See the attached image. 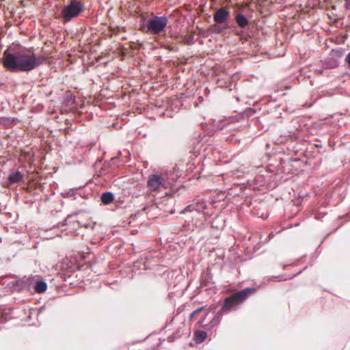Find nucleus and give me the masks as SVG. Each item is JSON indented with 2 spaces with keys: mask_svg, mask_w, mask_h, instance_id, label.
I'll return each instance as SVG.
<instances>
[{
  "mask_svg": "<svg viewBox=\"0 0 350 350\" xmlns=\"http://www.w3.org/2000/svg\"><path fill=\"white\" fill-rule=\"evenodd\" d=\"M79 189V188H77V187H74V188L70 189L68 191L62 193V195L64 198L74 197L77 195Z\"/></svg>",
  "mask_w": 350,
  "mask_h": 350,
  "instance_id": "obj_25",
  "label": "nucleus"
},
{
  "mask_svg": "<svg viewBox=\"0 0 350 350\" xmlns=\"http://www.w3.org/2000/svg\"><path fill=\"white\" fill-rule=\"evenodd\" d=\"M235 22H250L247 18V12L249 10L246 8L239 10H233Z\"/></svg>",
  "mask_w": 350,
  "mask_h": 350,
  "instance_id": "obj_19",
  "label": "nucleus"
},
{
  "mask_svg": "<svg viewBox=\"0 0 350 350\" xmlns=\"http://www.w3.org/2000/svg\"><path fill=\"white\" fill-rule=\"evenodd\" d=\"M133 267L137 269H148V259L147 258H141L140 259H138L133 262Z\"/></svg>",
  "mask_w": 350,
  "mask_h": 350,
  "instance_id": "obj_21",
  "label": "nucleus"
},
{
  "mask_svg": "<svg viewBox=\"0 0 350 350\" xmlns=\"http://www.w3.org/2000/svg\"><path fill=\"white\" fill-rule=\"evenodd\" d=\"M84 3L79 0H70L62 10V16L65 21H70L77 17L84 10Z\"/></svg>",
  "mask_w": 350,
  "mask_h": 350,
  "instance_id": "obj_6",
  "label": "nucleus"
},
{
  "mask_svg": "<svg viewBox=\"0 0 350 350\" xmlns=\"http://www.w3.org/2000/svg\"><path fill=\"white\" fill-rule=\"evenodd\" d=\"M209 206L206 200L203 199L194 200L191 204L187 206L180 213H196L203 215H208Z\"/></svg>",
  "mask_w": 350,
  "mask_h": 350,
  "instance_id": "obj_10",
  "label": "nucleus"
},
{
  "mask_svg": "<svg viewBox=\"0 0 350 350\" xmlns=\"http://www.w3.org/2000/svg\"><path fill=\"white\" fill-rule=\"evenodd\" d=\"M78 212H75L72 214L68 215L62 222L57 224V227H64L68 225V221L72 217V215H77Z\"/></svg>",
  "mask_w": 350,
  "mask_h": 350,
  "instance_id": "obj_26",
  "label": "nucleus"
},
{
  "mask_svg": "<svg viewBox=\"0 0 350 350\" xmlns=\"http://www.w3.org/2000/svg\"><path fill=\"white\" fill-rule=\"evenodd\" d=\"M241 29H245L250 23H237Z\"/></svg>",
  "mask_w": 350,
  "mask_h": 350,
  "instance_id": "obj_33",
  "label": "nucleus"
},
{
  "mask_svg": "<svg viewBox=\"0 0 350 350\" xmlns=\"http://www.w3.org/2000/svg\"><path fill=\"white\" fill-rule=\"evenodd\" d=\"M256 113V111L251 107L247 108L241 113H237L234 116L226 118L222 120L220 129H224L230 124H233L237 122H243L241 126H249L250 128L256 129L257 131L264 133L268 130V124H266V116H262L260 117L252 116Z\"/></svg>",
  "mask_w": 350,
  "mask_h": 350,
  "instance_id": "obj_2",
  "label": "nucleus"
},
{
  "mask_svg": "<svg viewBox=\"0 0 350 350\" xmlns=\"http://www.w3.org/2000/svg\"><path fill=\"white\" fill-rule=\"evenodd\" d=\"M114 200V194L111 191H105L101 194L100 200L104 204H109Z\"/></svg>",
  "mask_w": 350,
  "mask_h": 350,
  "instance_id": "obj_22",
  "label": "nucleus"
},
{
  "mask_svg": "<svg viewBox=\"0 0 350 350\" xmlns=\"http://www.w3.org/2000/svg\"><path fill=\"white\" fill-rule=\"evenodd\" d=\"M274 237V234L273 232H271V233H269V239H271V238H273Z\"/></svg>",
  "mask_w": 350,
  "mask_h": 350,
  "instance_id": "obj_36",
  "label": "nucleus"
},
{
  "mask_svg": "<svg viewBox=\"0 0 350 350\" xmlns=\"http://www.w3.org/2000/svg\"><path fill=\"white\" fill-rule=\"evenodd\" d=\"M164 176L159 174H152L148 176L147 185L150 191H156L161 188L167 189L171 185L170 180L174 181L178 176L175 172H167Z\"/></svg>",
  "mask_w": 350,
  "mask_h": 350,
  "instance_id": "obj_5",
  "label": "nucleus"
},
{
  "mask_svg": "<svg viewBox=\"0 0 350 350\" xmlns=\"http://www.w3.org/2000/svg\"><path fill=\"white\" fill-rule=\"evenodd\" d=\"M167 21L168 18L165 15L159 16L151 12L150 15H143L140 22H167Z\"/></svg>",
  "mask_w": 350,
  "mask_h": 350,
  "instance_id": "obj_15",
  "label": "nucleus"
},
{
  "mask_svg": "<svg viewBox=\"0 0 350 350\" xmlns=\"http://www.w3.org/2000/svg\"><path fill=\"white\" fill-rule=\"evenodd\" d=\"M317 71H318L320 74H322V73H323V70H317Z\"/></svg>",
  "mask_w": 350,
  "mask_h": 350,
  "instance_id": "obj_40",
  "label": "nucleus"
},
{
  "mask_svg": "<svg viewBox=\"0 0 350 350\" xmlns=\"http://www.w3.org/2000/svg\"><path fill=\"white\" fill-rule=\"evenodd\" d=\"M28 60L31 63V67L29 68V72L37 68L38 66L44 64L46 58V56L43 54L36 55L35 54L29 55L28 54Z\"/></svg>",
  "mask_w": 350,
  "mask_h": 350,
  "instance_id": "obj_13",
  "label": "nucleus"
},
{
  "mask_svg": "<svg viewBox=\"0 0 350 350\" xmlns=\"http://www.w3.org/2000/svg\"><path fill=\"white\" fill-rule=\"evenodd\" d=\"M207 337V333L205 331L198 329L194 332V339L197 343L203 342Z\"/></svg>",
  "mask_w": 350,
  "mask_h": 350,
  "instance_id": "obj_23",
  "label": "nucleus"
},
{
  "mask_svg": "<svg viewBox=\"0 0 350 350\" xmlns=\"http://www.w3.org/2000/svg\"><path fill=\"white\" fill-rule=\"evenodd\" d=\"M332 232H329L327 233L325 237L323 239V240L321 241V243H323L330 234H331Z\"/></svg>",
  "mask_w": 350,
  "mask_h": 350,
  "instance_id": "obj_35",
  "label": "nucleus"
},
{
  "mask_svg": "<svg viewBox=\"0 0 350 350\" xmlns=\"http://www.w3.org/2000/svg\"><path fill=\"white\" fill-rule=\"evenodd\" d=\"M345 62V64L347 65L348 68L350 70V51L347 55Z\"/></svg>",
  "mask_w": 350,
  "mask_h": 350,
  "instance_id": "obj_31",
  "label": "nucleus"
},
{
  "mask_svg": "<svg viewBox=\"0 0 350 350\" xmlns=\"http://www.w3.org/2000/svg\"><path fill=\"white\" fill-rule=\"evenodd\" d=\"M46 309V306H42L41 307L39 308L38 310V315H40Z\"/></svg>",
  "mask_w": 350,
  "mask_h": 350,
  "instance_id": "obj_32",
  "label": "nucleus"
},
{
  "mask_svg": "<svg viewBox=\"0 0 350 350\" xmlns=\"http://www.w3.org/2000/svg\"><path fill=\"white\" fill-rule=\"evenodd\" d=\"M288 265H283V269H286V268L287 267Z\"/></svg>",
  "mask_w": 350,
  "mask_h": 350,
  "instance_id": "obj_39",
  "label": "nucleus"
},
{
  "mask_svg": "<svg viewBox=\"0 0 350 350\" xmlns=\"http://www.w3.org/2000/svg\"><path fill=\"white\" fill-rule=\"evenodd\" d=\"M195 23H191L187 26H182L180 29V34L183 41L187 44H192L197 40L198 37H208L213 34H222L231 27L228 23H224V25H221L222 23H213L208 27L204 29L195 26Z\"/></svg>",
  "mask_w": 350,
  "mask_h": 350,
  "instance_id": "obj_3",
  "label": "nucleus"
},
{
  "mask_svg": "<svg viewBox=\"0 0 350 350\" xmlns=\"http://www.w3.org/2000/svg\"><path fill=\"white\" fill-rule=\"evenodd\" d=\"M254 287H247L237 293L226 297L219 310L215 314L210 323L206 325L208 329H212L219 325L223 314L228 312L236 311L239 305L243 303L251 294L256 292Z\"/></svg>",
  "mask_w": 350,
  "mask_h": 350,
  "instance_id": "obj_1",
  "label": "nucleus"
},
{
  "mask_svg": "<svg viewBox=\"0 0 350 350\" xmlns=\"http://www.w3.org/2000/svg\"><path fill=\"white\" fill-rule=\"evenodd\" d=\"M301 140L299 135L295 131L288 132V134L281 135L277 139L278 144H286L287 151L291 153L298 151L297 144Z\"/></svg>",
  "mask_w": 350,
  "mask_h": 350,
  "instance_id": "obj_7",
  "label": "nucleus"
},
{
  "mask_svg": "<svg viewBox=\"0 0 350 350\" xmlns=\"http://www.w3.org/2000/svg\"><path fill=\"white\" fill-rule=\"evenodd\" d=\"M116 23H109V28L111 29L113 33H116L120 31V29L122 28V27H118L116 25Z\"/></svg>",
  "mask_w": 350,
  "mask_h": 350,
  "instance_id": "obj_28",
  "label": "nucleus"
},
{
  "mask_svg": "<svg viewBox=\"0 0 350 350\" xmlns=\"http://www.w3.org/2000/svg\"><path fill=\"white\" fill-rule=\"evenodd\" d=\"M147 338H144V340H137V341H135L133 342V344L135 343V342H143Z\"/></svg>",
  "mask_w": 350,
  "mask_h": 350,
  "instance_id": "obj_38",
  "label": "nucleus"
},
{
  "mask_svg": "<svg viewBox=\"0 0 350 350\" xmlns=\"http://www.w3.org/2000/svg\"><path fill=\"white\" fill-rule=\"evenodd\" d=\"M13 120H14V118H3V119L1 120V124L3 125H8V124L12 123Z\"/></svg>",
  "mask_w": 350,
  "mask_h": 350,
  "instance_id": "obj_29",
  "label": "nucleus"
},
{
  "mask_svg": "<svg viewBox=\"0 0 350 350\" xmlns=\"http://www.w3.org/2000/svg\"><path fill=\"white\" fill-rule=\"evenodd\" d=\"M23 177L24 175L23 173L18 170H16L10 173L8 177V180L10 185H12L21 182L23 179Z\"/></svg>",
  "mask_w": 350,
  "mask_h": 350,
  "instance_id": "obj_20",
  "label": "nucleus"
},
{
  "mask_svg": "<svg viewBox=\"0 0 350 350\" xmlns=\"http://www.w3.org/2000/svg\"><path fill=\"white\" fill-rule=\"evenodd\" d=\"M299 159H292L290 158L288 159H284L282 158H280V161L278 163L273 165V164L270 163L269 164V171L272 173L275 174H290L293 170V165L292 163L293 162H298L299 161Z\"/></svg>",
  "mask_w": 350,
  "mask_h": 350,
  "instance_id": "obj_8",
  "label": "nucleus"
},
{
  "mask_svg": "<svg viewBox=\"0 0 350 350\" xmlns=\"http://www.w3.org/2000/svg\"><path fill=\"white\" fill-rule=\"evenodd\" d=\"M260 179H262V177L260 176L255 178V180H256L258 182L259 181Z\"/></svg>",
  "mask_w": 350,
  "mask_h": 350,
  "instance_id": "obj_37",
  "label": "nucleus"
},
{
  "mask_svg": "<svg viewBox=\"0 0 350 350\" xmlns=\"http://www.w3.org/2000/svg\"><path fill=\"white\" fill-rule=\"evenodd\" d=\"M33 280V275L23 276L11 282L9 284V286L12 293H20L24 291H31Z\"/></svg>",
  "mask_w": 350,
  "mask_h": 350,
  "instance_id": "obj_9",
  "label": "nucleus"
},
{
  "mask_svg": "<svg viewBox=\"0 0 350 350\" xmlns=\"http://www.w3.org/2000/svg\"><path fill=\"white\" fill-rule=\"evenodd\" d=\"M307 267H305L303 270L299 271L297 274L287 275L286 274H282L276 276H271L267 280V282H263V284L269 283L270 281L276 282L278 281H286L288 279H293L296 275H299Z\"/></svg>",
  "mask_w": 350,
  "mask_h": 350,
  "instance_id": "obj_17",
  "label": "nucleus"
},
{
  "mask_svg": "<svg viewBox=\"0 0 350 350\" xmlns=\"http://www.w3.org/2000/svg\"><path fill=\"white\" fill-rule=\"evenodd\" d=\"M8 321V315L7 314H0V325H3L5 323Z\"/></svg>",
  "mask_w": 350,
  "mask_h": 350,
  "instance_id": "obj_30",
  "label": "nucleus"
},
{
  "mask_svg": "<svg viewBox=\"0 0 350 350\" xmlns=\"http://www.w3.org/2000/svg\"><path fill=\"white\" fill-rule=\"evenodd\" d=\"M229 6H221L215 10L213 14L214 22H228L231 12Z\"/></svg>",
  "mask_w": 350,
  "mask_h": 350,
  "instance_id": "obj_12",
  "label": "nucleus"
},
{
  "mask_svg": "<svg viewBox=\"0 0 350 350\" xmlns=\"http://www.w3.org/2000/svg\"><path fill=\"white\" fill-rule=\"evenodd\" d=\"M3 66L10 72H29L31 63L28 60V54L23 52H12L6 49L3 53Z\"/></svg>",
  "mask_w": 350,
  "mask_h": 350,
  "instance_id": "obj_4",
  "label": "nucleus"
},
{
  "mask_svg": "<svg viewBox=\"0 0 350 350\" xmlns=\"http://www.w3.org/2000/svg\"><path fill=\"white\" fill-rule=\"evenodd\" d=\"M259 217L263 219H267L268 217V215L267 213H262Z\"/></svg>",
  "mask_w": 350,
  "mask_h": 350,
  "instance_id": "obj_34",
  "label": "nucleus"
},
{
  "mask_svg": "<svg viewBox=\"0 0 350 350\" xmlns=\"http://www.w3.org/2000/svg\"><path fill=\"white\" fill-rule=\"evenodd\" d=\"M168 339H169V341L172 340V338L170 337Z\"/></svg>",
  "mask_w": 350,
  "mask_h": 350,
  "instance_id": "obj_41",
  "label": "nucleus"
},
{
  "mask_svg": "<svg viewBox=\"0 0 350 350\" xmlns=\"http://www.w3.org/2000/svg\"><path fill=\"white\" fill-rule=\"evenodd\" d=\"M204 310V306H201L194 311H193L189 315V319L191 320L196 315L199 314L201 312Z\"/></svg>",
  "mask_w": 350,
  "mask_h": 350,
  "instance_id": "obj_27",
  "label": "nucleus"
},
{
  "mask_svg": "<svg viewBox=\"0 0 350 350\" xmlns=\"http://www.w3.org/2000/svg\"><path fill=\"white\" fill-rule=\"evenodd\" d=\"M321 62L323 68L325 69H334L338 67L340 64V61H338L336 59H334L329 55Z\"/></svg>",
  "mask_w": 350,
  "mask_h": 350,
  "instance_id": "obj_16",
  "label": "nucleus"
},
{
  "mask_svg": "<svg viewBox=\"0 0 350 350\" xmlns=\"http://www.w3.org/2000/svg\"><path fill=\"white\" fill-rule=\"evenodd\" d=\"M201 286L205 287L208 286L210 284H214L213 281V274L209 268L202 273L200 278Z\"/></svg>",
  "mask_w": 350,
  "mask_h": 350,
  "instance_id": "obj_18",
  "label": "nucleus"
},
{
  "mask_svg": "<svg viewBox=\"0 0 350 350\" xmlns=\"http://www.w3.org/2000/svg\"><path fill=\"white\" fill-rule=\"evenodd\" d=\"M345 52V49L344 48L338 47L336 49H333L329 55L339 61V59L343 56Z\"/></svg>",
  "mask_w": 350,
  "mask_h": 350,
  "instance_id": "obj_24",
  "label": "nucleus"
},
{
  "mask_svg": "<svg viewBox=\"0 0 350 350\" xmlns=\"http://www.w3.org/2000/svg\"><path fill=\"white\" fill-rule=\"evenodd\" d=\"M31 289L36 293H43L47 289V284L44 280L39 279L38 276H33Z\"/></svg>",
  "mask_w": 350,
  "mask_h": 350,
  "instance_id": "obj_14",
  "label": "nucleus"
},
{
  "mask_svg": "<svg viewBox=\"0 0 350 350\" xmlns=\"http://www.w3.org/2000/svg\"><path fill=\"white\" fill-rule=\"evenodd\" d=\"M167 23H139V29L148 35H158L164 31Z\"/></svg>",
  "mask_w": 350,
  "mask_h": 350,
  "instance_id": "obj_11",
  "label": "nucleus"
}]
</instances>
